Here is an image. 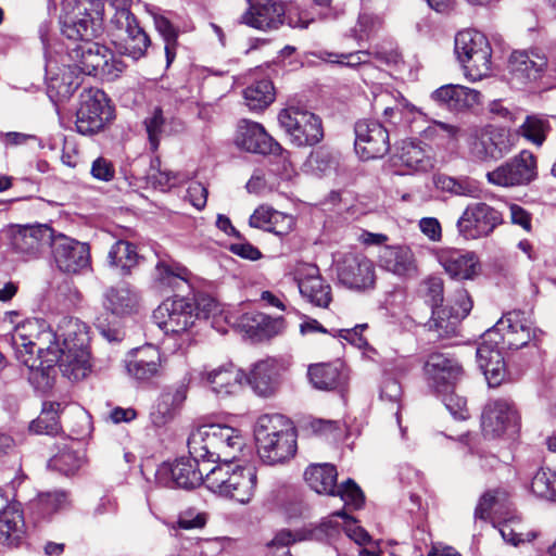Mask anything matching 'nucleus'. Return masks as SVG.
Masks as SVG:
<instances>
[{"mask_svg":"<svg viewBox=\"0 0 556 556\" xmlns=\"http://www.w3.org/2000/svg\"><path fill=\"white\" fill-rule=\"evenodd\" d=\"M155 276L162 285L180 288L181 283H188L190 273L176 263L160 261L155 266Z\"/></svg>","mask_w":556,"mask_h":556,"instance_id":"nucleus-52","label":"nucleus"},{"mask_svg":"<svg viewBox=\"0 0 556 556\" xmlns=\"http://www.w3.org/2000/svg\"><path fill=\"white\" fill-rule=\"evenodd\" d=\"M143 124L148 134L150 149L154 152L159 149L165 128V117L162 109L155 108L152 114L144 119Z\"/></svg>","mask_w":556,"mask_h":556,"instance_id":"nucleus-57","label":"nucleus"},{"mask_svg":"<svg viewBox=\"0 0 556 556\" xmlns=\"http://www.w3.org/2000/svg\"><path fill=\"white\" fill-rule=\"evenodd\" d=\"M304 478L312 490L318 494L339 496L345 505L359 508L364 504V494L354 480L348 479L338 484V471L331 464H313L304 472Z\"/></svg>","mask_w":556,"mask_h":556,"instance_id":"nucleus-6","label":"nucleus"},{"mask_svg":"<svg viewBox=\"0 0 556 556\" xmlns=\"http://www.w3.org/2000/svg\"><path fill=\"white\" fill-rule=\"evenodd\" d=\"M278 121L296 147H312L324 138L321 119L306 110L287 108L279 113Z\"/></svg>","mask_w":556,"mask_h":556,"instance_id":"nucleus-11","label":"nucleus"},{"mask_svg":"<svg viewBox=\"0 0 556 556\" xmlns=\"http://www.w3.org/2000/svg\"><path fill=\"white\" fill-rule=\"evenodd\" d=\"M339 281L350 289L365 290L375 285V267L372 262L363 254H344L337 263Z\"/></svg>","mask_w":556,"mask_h":556,"instance_id":"nucleus-20","label":"nucleus"},{"mask_svg":"<svg viewBox=\"0 0 556 556\" xmlns=\"http://www.w3.org/2000/svg\"><path fill=\"white\" fill-rule=\"evenodd\" d=\"M477 349V362L490 387L500 386L506 375L505 362L502 354L503 345L486 340V334Z\"/></svg>","mask_w":556,"mask_h":556,"instance_id":"nucleus-28","label":"nucleus"},{"mask_svg":"<svg viewBox=\"0 0 556 556\" xmlns=\"http://www.w3.org/2000/svg\"><path fill=\"white\" fill-rule=\"evenodd\" d=\"M62 348L58 342V334L49 327L43 331L37 342L35 354L23 358V365L28 369V381L37 390H46L51 387L54 367Z\"/></svg>","mask_w":556,"mask_h":556,"instance_id":"nucleus-7","label":"nucleus"},{"mask_svg":"<svg viewBox=\"0 0 556 556\" xmlns=\"http://www.w3.org/2000/svg\"><path fill=\"white\" fill-rule=\"evenodd\" d=\"M188 452L206 459L208 467L216 463L236 462L243 440L238 430L225 425H203L193 430L187 441Z\"/></svg>","mask_w":556,"mask_h":556,"instance_id":"nucleus-1","label":"nucleus"},{"mask_svg":"<svg viewBox=\"0 0 556 556\" xmlns=\"http://www.w3.org/2000/svg\"><path fill=\"white\" fill-rule=\"evenodd\" d=\"M108 261L112 267L121 269L123 274H127L138 264L139 254L135 244L125 240H118L111 247Z\"/></svg>","mask_w":556,"mask_h":556,"instance_id":"nucleus-46","label":"nucleus"},{"mask_svg":"<svg viewBox=\"0 0 556 556\" xmlns=\"http://www.w3.org/2000/svg\"><path fill=\"white\" fill-rule=\"evenodd\" d=\"M129 377L138 382H150L160 378L164 370V358L153 344L134 349L124 361Z\"/></svg>","mask_w":556,"mask_h":556,"instance_id":"nucleus-19","label":"nucleus"},{"mask_svg":"<svg viewBox=\"0 0 556 556\" xmlns=\"http://www.w3.org/2000/svg\"><path fill=\"white\" fill-rule=\"evenodd\" d=\"M308 378L314 388L330 391L345 381L341 364H316L308 367Z\"/></svg>","mask_w":556,"mask_h":556,"instance_id":"nucleus-43","label":"nucleus"},{"mask_svg":"<svg viewBox=\"0 0 556 556\" xmlns=\"http://www.w3.org/2000/svg\"><path fill=\"white\" fill-rule=\"evenodd\" d=\"M276 92L271 80L263 78L253 81L243 90V99L250 111L261 112L275 100Z\"/></svg>","mask_w":556,"mask_h":556,"instance_id":"nucleus-44","label":"nucleus"},{"mask_svg":"<svg viewBox=\"0 0 556 556\" xmlns=\"http://www.w3.org/2000/svg\"><path fill=\"white\" fill-rule=\"evenodd\" d=\"M33 505L40 517H50L71 506L70 493L65 490L40 493Z\"/></svg>","mask_w":556,"mask_h":556,"instance_id":"nucleus-48","label":"nucleus"},{"mask_svg":"<svg viewBox=\"0 0 556 556\" xmlns=\"http://www.w3.org/2000/svg\"><path fill=\"white\" fill-rule=\"evenodd\" d=\"M58 363L62 375L70 380L78 381L90 370L89 351L83 349L61 350Z\"/></svg>","mask_w":556,"mask_h":556,"instance_id":"nucleus-40","label":"nucleus"},{"mask_svg":"<svg viewBox=\"0 0 556 556\" xmlns=\"http://www.w3.org/2000/svg\"><path fill=\"white\" fill-rule=\"evenodd\" d=\"M202 379L218 395H231L237 393L245 381V374L232 363L220 365L202 374Z\"/></svg>","mask_w":556,"mask_h":556,"instance_id":"nucleus-30","label":"nucleus"},{"mask_svg":"<svg viewBox=\"0 0 556 556\" xmlns=\"http://www.w3.org/2000/svg\"><path fill=\"white\" fill-rule=\"evenodd\" d=\"M249 8L241 16V23L260 29H277L283 23L285 8L274 0H248Z\"/></svg>","mask_w":556,"mask_h":556,"instance_id":"nucleus-25","label":"nucleus"},{"mask_svg":"<svg viewBox=\"0 0 556 556\" xmlns=\"http://www.w3.org/2000/svg\"><path fill=\"white\" fill-rule=\"evenodd\" d=\"M238 327L252 340L263 341L281 333L285 329V319L271 318L264 313L251 311L239 317Z\"/></svg>","mask_w":556,"mask_h":556,"instance_id":"nucleus-29","label":"nucleus"},{"mask_svg":"<svg viewBox=\"0 0 556 556\" xmlns=\"http://www.w3.org/2000/svg\"><path fill=\"white\" fill-rule=\"evenodd\" d=\"M49 325L42 319H29L15 327L11 343L15 351L16 358L23 364V358L35 354L37 342L41 339L43 331Z\"/></svg>","mask_w":556,"mask_h":556,"instance_id":"nucleus-32","label":"nucleus"},{"mask_svg":"<svg viewBox=\"0 0 556 556\" xmlns=\"http://www.w3.org/2000/svg\"><path fill=\"white\" fill-rule=\"evenodd\" d=\"M545 72L556 73V63L539 50L514 51L509 58L511 79L519 85L534 83Z\"/></svg>","mask_w":556,"mask_h":556,"instance_id":"nucleus-17","label":"nucleus"},{"mask_svg":"<svg viewBox=\"0 0 556 556\" xmlns=\"http://www.w3.org/2000/svg\"><path fill=\"white\" fill-rule=\"evenodd\" d=\"M332 517H341L344 519V530L346 535L357 544L364 545L370 541L368 532L364 528L355 525L354 520L349 518L343 511H337Z\"/></svg>","mask_w":556,"mask_h":556,"instance_id":"nucleus-63","label":"nucleus"},{"mask_svg":"<svg viewBox=\"0 0 556 556\" xmlns=\"http://www.w3.org/2000/svg\"><path fill=\"white\" fill-rule=\"evenodd\" d=\"M520 417L511 401L507 399L490 400L481 415L483 434L497 438L503 434H516L519 430Z\"/></svg>","mask_w":556,"mask_h":556,"instance_id":"nucleus-13","label":"nucleus"},{"mask_svg":"<svg viewBox=\"0 0 556 556\" xmlns=\"http://www.w3.org/2000/svg\"><path fill=\"white\" fill-rule=\"evenodd\" d=\"M62 350L83 349L88 350V326L77 318H66L62 325Z\"/></svg>","mask_w":556,"mask_h":556,"instance_id":"nucleus-47","label":"nucleus"},{"mask_svg":"<svg viewBox=\"0 0 556 556\" xmlns=\"http://www.w3.org/2000/svg\"><path fill=\"white\" fill-rule=\"evenodd\" d=\"M49 248L56 267L63 273L76 274L89 265L90 250L87 243L54 231Z\"/></svg>","mask_w":556,"mask_h":556,"instance_id":"nucleus-16","label":"nucleus"},{"mask_svg":"<svg viewBox=\"0 0 556 556\" xmlns=\"http://www.w3.org/2000/svg\"><path fill=\"white\" fill-rule=\"evenodd\" d=\"M64 405L60 402H45L40 415L30 422L29 430L35 434L56 435L61 431L60 413Z\"/></svg>","mask_w":556,"mask_h":556,"instance_id":"nucleus-45","label":"nucleus"},{"mask_svg":"<svg viewBox=\"0 0 556 556\" xmlns=\"http://www.w3.org/2000/svg\"><path fill=\"white\" fill-rule=\"evenodd\" d=\"M63 10L61 25L66 38L83 42L102 33L104 5L101 0H74Z\"/></svg>","mask_w":556,"mask_h":556,"instance_id":"nucleus-3","label":"nucleus"},{"mask_svg":"<svg viewBox=\"0 0 556 556\" xmlns=\"http://www.w3.org/2000/svg\"><path fill=\"white\" fill-rule=\"evenodd\" d=\"M432 182L438 191L455 197L478 198L480 193L478 182L468 176L452 177L438 173L433 175Z\"/></svg>","mask_w":556,"mask_h":556,"instance_id":"nucleus-41","label":"nucleus"},{"mask_svg":"<svg viewBox=\"0 0 556 556\" xmlns=\"http://www.w3.org/2000/svg\"><path fill=\"white\" fill-rule=\"evenodd\" d=\"M299 539L290 530H280L274 539L267 543V546L274 549L273 556H292L288 546L296 542Z\"/></svg>","mask_w":556,"mask_h":556,"instance_id":"nucleus-62","label":"nucleus"},{"mask_svg":"<svg viewBox=\"0 0 556 556\" xmlns=\"http://www.w3.org/2000/svg\"><path fill=\"white\" fill-rule=\"evenodd\" d=\"M536 159L528 150H522L495 169L486 174L490 184L500 187H516L530 184L536 177Z\"/></svg>","mask_w":556,"mask_h":556,"instance_id":"nucleus-15","label":"nucleus"},{"mask_svg":"<svg viewBox=\"0 0 556 556\" xmlns=\"http://www.w3.org/2000/svg\"><path fill=\"white\" fill-rule=\"evenodd\" d=\"M511 150L509 136L503 130L486 127L476 132L469 142V153L477 161H497Z\"/></svg>","mask_w":556,"mask_h":556,"instance_id":"nucleus-22","label":"nucleus"},{"mask_svg":"<svg viewBox=\"0 0 556 556\" xmlns=\"http://www.w3.org/2000/svg\"><path fill=\"white\" fill-rule=\"evenodd\" d=\"M270 446H266V448H263L261 444H256L257 453L261 459L268 465L283 463L295 454V432L285 434L282 433V435L270 438Z\"/></svg>","mask_w":556,"mask_h":556,"instance_id":"nucleus-42","label":"nucleus"},{"mask_svg":"<svg viewBox=\"0 0 556 556\" xmlns=\"http://www.w3.org/2000/svg\"><path fill=\"white\" fill-rule=\"evenodd\" d=\"M460 318L448 306H440L432 309L431 319L428 323L429 330L434 331L438 338L454 336L460 323Z\"/></svg>","mask_w":556,"mask_h":556,"instance_id":"nucleus-49","label":"nucleus"},{"mask_svg":"<svg viewBox=\"0 0 556 556\" xmlns=\"http://www.w3.org/2000/svg\"><path fill=\"white\" fill-rule=\"evenodd\" d=\"M507 498V494L503 490L486 491L479 500L475 509V518L480 520H489L491 511L496 506H502Z\"/></svg>","mask_w":556,"mask_h":556,"instance_id":"nucleus-56","label":"nucleus"},{"mask_svg":"<svg viewBox=\"0 0 556 556\" xmlns=\"http://www.w3.org/2000/svg\"><path fill=\"white\" fill-rule=\"evenodd\" d=\"M340 533V525L332 519L324 520L318 525L305 528L299 540H313L318 542H326L333 539Z\"/></svg>","mask_w":556,"mask_h":556,"instance_id":"nucleus-55","label":"nucleus"},{"mask_svg":"<svg viewBox=\"0 0 556 556\" xmlns=\"http://www.w3.org/2000/svg\"><path fill=\"white\" fill-rule=\"evenodd\" d=\"M186 392L184 387H179L174 391L163 392L151 408V422L155 427H163L169 422L186 400Z\"/></svg>","mask_w":556,"mask_h":556,"instance_id":"nucleus-38","label":"nucleus"},{"mask_svg":"<svg viewBox=\"0 0 556 556\" xmlns=\"http://www.w3.org/2000/svg\"><path fill=\"white\" fill-rule=\"evenodd\" d=\"M245 380L254 392L261 396L273 395L279 386V372L274 359H264L256 363Z\"/></svg>","mask_w":556,"mask_h":556,"instance_id":"nucleus-36","label":"nucleus"},{"mask_svg":"<svg viewBox=\"0 0 556 556\" xmlns=\"http://www.w3.org/2000/svg\"><path fill=\"white\" fill-rule=\"evenodd\" d=\"M378 260L381 268L399 277L418 276L415 254L407 245H384L379 251Z\"/></svg>","mask_w":556,"mask_h":556,"instance_id":"nucleus-27","label":"nucleus"},{"mask_svg":"<svg viewBox=\"0 0 556 556\" xmlns=\"http://www.w3.org/2000/svg\"><path fill=\"white\" fill-rule=\"evenodd\" d=\"M126 16V37L121 45L122 54L131 58L134 61L140 60L147 53L151 46L149 35L138 24L136 16L129 11L123 12Z\"/></svg>","mask_w":556,"mask_h":556,"instance_id":"nucleus-35","label":"nucleus"},{"mask_svg":"<svg viewBox=\"0 0 556 556\" xmlns=\"http://www.w3.org/2000/svg\"><path fill=\"white\" fill-rule=\"evenodd\" d=\"M90 173L94 179L111 181L115 176V168L110 160L99 156L92 162Z\"/></svg>","mask_w":556,"mask_h":556,"instance_id":"nucleus-64","label":"nucleus"},{"mask_svg":"<svg viewBox=\"0 0 556 556\" xmlns=\"http://www.w3.org/2000/svg\"><path fill=\"white\" fill-rule=\"evenodd\" d=\"M486 340L501 343L505 349H520L534 337L533 324L521 311L506 313L492 328L485 332Z\"/></svg>","mask_w":556,"mask_h":556,"instance_id":"nucleus-12","label":"nucleus"},{"mask_svg":"<svg viewBox=\"0 0 556 556\" xmlns=\"http://www.w3.org/2000/svg\"><path fill=\"white\" fill-rule=\"evenodd\" d=\"M425 288V295L431 305V308H438L442 306L444 300V287L443 280L438 276H430L422 282Z\"/></svg>","mask_w":556,"mask_h":556,"instance_id":"nucleus-59","label":"nucleus"},{"mask_svg":"<svg viewBox=\"0 0 556 556\" xmlns=\"http://www.w3.org/2000/svg\"><path fill=\"white\" fill-rule=\"evenodd\" d=\"M502 222L497 210L484 202H476L466 206L456 227L465 239H478L491 235Z\"/></svg>","mask_w":556,"mask_h":556,"instance_id":"nucleus-14","label":"nucleus"},{"mask_svg":"<svg viewBox=\"0 0 556 556\" xmlns=\"http://www.w3.org/2000/svg\"><path fill=\"white\" fill-rule=\"evenodd\" d=\"M153 316L157 326L167 334L188 333L200 319L194 301L187 296L164 300L154 311Z\"/></svg>","mask_w":556,"mask_h":556,"instance_id":"nucleus-9","label":"nucleus"},{"mask_svg":"<svg viewBox=\"0 0 556 556\" xmlns=\"http://www.w3.org/2000/svg\"><path fill=\"white\" fill-rule=\"evenodd\" d=\"M206 521L207 516L205 513L190 507L179 513L177 526L184 530L202 529Z\"/></svg>","mask_w":556,"mask_h":556,"instance_id":"nucleus-60","label":"nucleus"},{"mask_svg":"<svg viewBox=\"0 0 556 556\" xmlns=\"http://www.w3.org/2000/svg\"><path fill=\"white\" fill-rule=\"evenodd\" d=\"M293 432L295 431L290 420L280 414H266L261 416L254 428L256 444H261L263 448L270 446V438Z\"/></svg>","mask_w":556,"mask_h":556,"instance_id":"nucleus-39","label":"nucleus"},{"mask_svg":"<svg viewBox=\"0 0 556 556\" xmlns=\"http://www.w3.org/2000/svg\"><path fill=\"white\" fill-rule=\"evenodd\" d=\"M453 389L454 388L437 393L442 396L446 409L455 419L465 420L469 417L466 399L455 394Z\"/></svg>","mask_w":556,"mask_h":556,"instance_id":"nucleus-58","label":"nucleus"},{"mask_svg":"<svg viewBox=\"0 0 556 556\" xmlns=\"http://www.w3.org/2000/svg\"><path fill=\"white\" fill-rule=\"evenodd\" d=\"M83 458L72 447H64L49 459L48 466L62 475H74L81 466Z\"/></svg>","mask_w":556,"mask_h":556,"instance_id":"nucleus-54","label":"nucleus"},{"mask_svg":"<svg viewBox=\"0 0 556 556\" xmlns=\"http://www.w3.org/2000/svg\"><path fill=\"white\" fill-rule=\"evenodd\" d=\"M102 305L112 315L122 317L136 309L138 294L126 283L110 287L103 293Z\"/></svg>","mask_w":556,"mask_h":556,"instance_id":"nucleus-37","label":"nucleus"},{"mask_svg":"<svg viewBox=\"0 0 556 556\" xmlns=\"http://www.w3.org/2000/svg\"><path fill=\"white\" fill-rule=\"evenodd\" d=\"M454 52L465 76L477 81L491 72L492 49L488 38L475 29H464L456 34Z\"/></svg>","mask_w":556,"mask_h":556,"instance_id":"nucleus-4","label":"nucleus"},{"mask_svg":"<svg viewBox=\"0 0 556 556\" xmlns=\"http://www.w3.org/2000/svg\"><path fill=\"white\" fill-rule=\"evenodd\" d=\"M326 61L330 63L344 64L350 67H355L367 62V58L371 55L370 51L358 50L349 53H326Z\"/></svg>","mask_w":556,"mask_h":556,"instance_id":"nucleus-61","label":"nucleus"},{"mask_svg":"<svg viewBox=\"0 0 556 556\" xmlns=\"http://www.w3.org/2000/svg\"><path fill=\"white\" fill-rule=\"evenodd\" d=\"M425 374L435 392L454 388L463 370L458 362L447 354L433 353L425 364Z\"/></svg>","mask_w":556,"mask_h":556,"instance_id":"nucleus-24","label":"nucleus"},{"mask_svg":"<svg viewBox=\"0 0 556 556\" xmlns=\"http://www.w3.org/2000/svg\"><path fill=\"white\" fill-rule=\"evenodd\" d=\"M73 67L85 75H101L114 79L124 71L125 64L113 52L92 39L79 42L68 51Z\"/></svg>","mask_w":556,"mask_h":556,"instance_id":"nucleus-5","label":"nucleus"},{"mask_svg":"<svg viewBox=\"0 0 556 556\" xmlns=\"http://www.w3.org/2000/svg\"><path fill=\"white\" fill-rule=\"evenodd\" d=\"M208 468L206 459L188 453V456H181L174 463H163L159 466L155 480L163 486L192 490L205 483Z\"/></svg>","mask_w":556,"mask_h":556,"instance_id":"nucleus-8","label":"nucleus"},{"mask_svg":"<svg viewBox=\"0 0 556 556\" xmlns=\"http://www.w3.org/2000/svg\"><path fill=\"white\" fill-rule=\"evenodd\" d=\"M113 118V109L106 94L96 88L81 91L76 111V129L81 135H93L102 130Z\"/></svg>","mask_w":556,"mask_h":556,"instance_id":"nucleus-10","label":"nucleus"},{"mask_svg":"<svg viewBox=\"0 0 556 556\" xmlns=\"http://www.w3.org/2000/svg\"><path fill=\"white\" fill-rule=\"evenodd\" d=\"M295 281L303 299L309 304L327 308L332 301L331 286L319 274L317 266L303 264L295 270Z\"/></svg>","mask_w":556,"mask_h":556,"instance_id":"nucleus-23","label":"nucleus"},{"mask_svg":"<svg viewBox=\"0 0 556 556\" xmlns=\"http://www.w3.org/2000/svg\"><path fill=\"white\" fill-rule=\"evenodd\" d=\"M551 130L549 122L542 115H528L519 127V134L535 146H542Z\"/></svg>","mask_w":556,"mask_h":556,"instance_id":"nucleus-51","label":"nucleus"},{"mask_svg":"<svg viewBox=\"0 0 556 556\" xmlns=\"http://www.w3.org/2000/svg\"><path fill=\"white\" fill-rule=\"evenodd\" d=\"M389 149V132L379 122L363 119L355 124V151L361 159L382 157Z\"/></svg>","mask_w":556,"mask_h":556,"instance_id":"nucleus-18","label":"nucleus"},{"mask_svg":"<svg viewBox=\"0 0 556 556\" xmlns=\"http://www.w3.org/2000/svg\"><path fill=\"white\" fill-rule=\"evenodd\" d=\"M235 143L247 152L257 154H269L279 148L263 125L250 119H241L238 123Z\"/></svg>","mask_w":556,"mask_h":556,"instance_id":"nucleus-26","label":"nucleus"},{"mask_svg":"<svg viewBox=\"0 0 556 556\" xmlns=\"http://www.w3.org/2000/svg\"><path fill=\"white\" fill-rule=\"evenodd\" d=\"M396 159L400 165L415 172H426L432 167V162L425 150L414 142H403Z\"/></svg>","mask_w":556,"mask_h":556,"instance_id":"nucleus-50","label":"nucleus"},{"mask_svg":"<svg viewBox=\"0 0 556 556\" xmlns=\"http://www.w3.org/2000/svg\"><path fill=\"white\" fill-rule=\"evenodd\" d=\"M208 490L240 504L251 501L256 485V473L251 467L226 462L210 467L205 473Z\"/></svg>","mask_w":556,"mask_h":556,"instance_id":"nucleus-2","label":"nucleus"},{"mask_svg":"<svg viewBox=\"0 0 556 556\" xmlns=\"http://www.w3.org/2000/svg\"><path fill=\"white\" fill-rule=\"evenodd\" d=\"M437 258L452 278L471 279L477 275L478 261L473 253H465L455 249H440Z\"/></svg>","mask_w":556,"mask_h":556,"instance_id":"nucleus-33","label":"nucleus"},{"mask_svg":"<svg viewBox=\"0 0 556 556\" xmlns=\"http://www.w3.org/2000/svg\"><path fill=\"white\" fill-rule=\"evenodd\" d=\"M25 536L24 515L17 504H7L0 510V543L18 546Z\"/></svg>","mask_w":556,"mask_h":556,"instance_id":"nucleus-34","label":"nucleus"},{"mask_svg":"<svg viewBox=\"0 0 556 556\" xmlns=\"http://www.w3.org/2000/svg\"><path fill=\"white\" fill-rule=\"evenodd\" d=\"M431 98L452 112H463L479 104L481 93L462 85H445L434 90Z\"/></svg>","mask_w":556,"mask_h":556,"instance_id":"nucleus-31","label":"nucleus"},{"mask_svg":"<svg viewBox=\"0 0 556 556\" xmlns=\"http://www.w3.org/2000/svg\"><path fill=\"white\" fill-rule=\"evenodd\" d=\"M531 491L541 498L556 501V470L541 468L533 476Z\"/></svg>","mask_w":556,"mask_h":556,"instance_id":"nucleus-53","label":"nucleus"},{"mask_svg":"<svg viewBox=\"0 0 556 556\" xmlns=\"http://www.w3.org/2000/svg\"><path fill=\"white\" fill-rule=\"evenodd\" d=\"M54 231L47 224L18 225L11 230V247L25 257H37L50 247Z\"/></svg>","mask_w":556,"mask_h":556,"instance_id":"nucleus-21","label":"nucleus"}]
</instances>
